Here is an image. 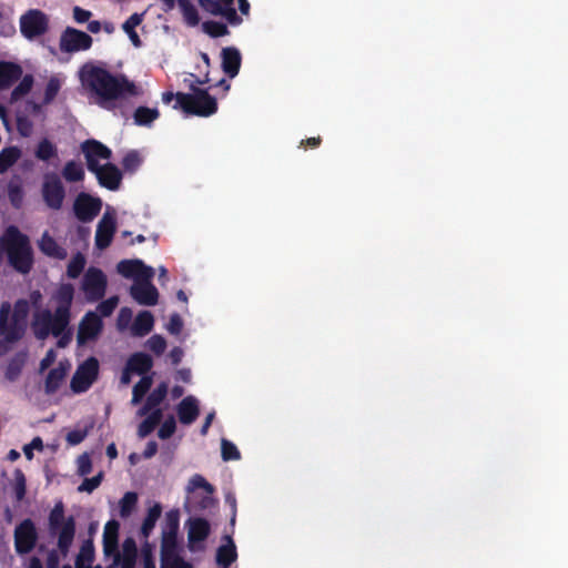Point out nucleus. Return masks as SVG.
<instances>
[{
  "mask_svg": "<svg viewBox=\"0 0 568 568\" xmlns=\"http://www.w3.org/2000/svg\"><path fill=\"white\" fill-rule=\"evenodd\" d=\"M74 288L71 284H62L52 294L53 310H39L33 314L32 331L38 339H45L49 335L60 337L58 346L65 347L72 339L69 327L71 321V305Z\"/></svg>",
  "mask_w": 568,
  "mask_h": 568,
  "instance_id": "f257e3e1",
  "label": "nucleus"
},
{
  "mask_svg": "<svg viewBox=\"0 0 568 568\" xmlns=\"http://www.w3.org/2000/svg\"><path fill=\"white\" fill-rule=\"evenodd\" d=\"M79 78L82 87L94 94L97 102L102 106L139 94L138 87L124 75H112L91 63L80 69Z\"/></svg>",
  "mask_w": 568,
  "mask_h": 568,
  "instance_id": "f03ea898",
  "label": "nucleus"
},
{
  "mask_svg": "<svg viewBox=\"0 0 568 568\" xmlns=\"http://www.w3.org/2000/svg\"><path fill=\"white\" fill-rule=\"evenodd\" d=\"M189 93L163 92L162 101L165 104L174 101L173 109L181 110L186 115L209 118L217 112V101L209 93L207 89L200 88L192 82L189 84Z\"/></svg>",
  "mask_w": 568,
  "mask_h": 568,
  "instance_id": "7ed1b4c3",
  "label": "nucleus"
},
{
  "mask_svg": "<svg viewBox=\"0 0 568 568\" xmlns=\"http://www.w3.org/2000/svg\"><path fill=\"white\" fill-rule=\"evenodd\" d=\"M4 245L10 265L21 274H27L32 268L33 258L29 240L20 231L10 226L6 239H0V246Z\"/></svg>",
  "mask_w": 568,
  "mask_h": 568,
  "instance_id": "20e7f679",
  "label": "nucleus"
},
{
  "mask_svg": "<svg viewBox=\"0 0 568 568\" xmlns=\"http://www.w3.org/2000/svg\"><path fill=\"white\" fill-rule=\"evenodd\" d=\"M50 530L58 535V548L67 555L73 541L75 524L73 517L64 518L63 505L58 503L49 517Z\"/></svg>",
  "mask_w": 568,
  "mask_h": 568,
  "instance_id": "39448f33",
  "label": "nucleus"
},
{
  "mask_svg": "<svg viewBox=\"0 0 568 568\" xmlns=\"http://www.w3.org/2000/svg\"><path fill=\"white\" fill-rule=\"evenodd\" d=\"M48 17L40 10L31 9L20 18V30L27 39H34L48 30Z\"/></svg>",
  "mask_w": 568,
  "mask_h": 568,
  "instance_id": "423d86ee",
  "label": "nucleus"
},
{
  "mask_svg": "<svg viewBox=\"0 0 568 568\" xmlns=\"http://www.w3.org/2000/svg\"><path fill=\"white\" fill-rule=\"evenodd\" d=\"M106 287V276L95 267H90L82 280L81 288L87 300L94 302L104 296Z\"/></svg>",
  "mask_w": 568,
  "mask_h": 568,
  "instance_id": "0eeeda50",
  "label": "nucleus"
},
{
  "mask_svg": "<svg viewBox=\"0 0 568 568\" xmlns=\"http://www.w3.org/2000/svg\"><path fill=\"white\" fill-rule=\"evenodd\" d=\"M116 270L123 277L134 282L131 286V295L139 304H142V261H121Z\"/></svg>",
  "mask_w": 568,
  "mask_h": 568,
  "instance_id": "6e6552de",
  "label": "nucleus"
},
{
  "mask_svg": "<svg viewBox=\"0 0 568 568\" xmlns=\"http://www.w3.org/2000/svg\"><path fill=\"white\" fill-rule=\"evenodd\" d=\"M99 372V363L94 357L88 358L78 367L72 379L71 389L75 393L87 390L97 379Z\"/></svg>",
  "mask_w": 568,
  "mask_h": 568,
  "instance_id": "1a4fd4ad",
  "label": "nucleus"
},
{
  "mask_svg": "<svg viewBox=\"0 0 568 568\" xmlns=\"http://www.w3.org/2000/svg\"><path fill=\"white\" fill-rule=\"evenodd\" d=\"M116 231L115 211L108 209L99 221L95 232V246L100 251L105 250L112 242Z\"/></svg>",
  "mask_w": 568,
  "mask_h": 568,
  "instance_id": "9d476101",
  "label": "nucleus"
},
{
  "mask_svg": "<svg viewBox=\"0 0 568 568\" xmlns=\"http://www.w3.org/2000/svg\"><path fill=\"white\" fill-rule=\"evenodd\" d=\"M42 195L49 207L59 210L62 206L64 189L60 178L57 174L50 173L44 176Z\"/></svg>",
  "mask_w": 568,
  "mask_h": 568,
  "instance_id": "9b49d317",
  "label": "nucleus"
},
{
  "mask_svg": "<svg viewBox=\"0 0 568 568\" xmlns=\"http://www.w3.org/2000/svg\"><path fill=\"white\" fill-rule=\"evenodd\" d=\"M101 207L102 201L87 193H80L73 204L75 216L84 223L92 221L99 214Z\"/></svg>",
  "mask_w": 568,
  "mask_h": 568,
  "instance_id": "f8f14e48",
  "label": "nucleus"
},
{
  "mask_svg": "<svg viewBox=\"0 0 568 568\" xmlns=\"http://www.w3.org/2000/svg\"><path fill=\"white\" fill-rule=\"evenodd\" d=\"M24 328L11 318V305L3 302L0 306V336L6 341L17 342L22 337Z\"/></svg>",
  "mask_w": 568,
  "mask_h": 568,
  "instance_id": "ddd939ff",
  "label": "nucleus"
},
{
  "mask_svg": "<svg viewBox=\"0 0 568 568\" xmlns=\"http://www.w3.org/2000/svg\"><path fill=\"white\" fill-rule=\"evenodd\" d=\"M92 38L83 31L67 28L60 38V49L64 52L85 50L91 47Z\"/></svg>",
  "mask_w": 568,
  "mask_h": 568,
  "instance_id": "4468645a",
  "label": "nucleus"
},
{
  "mask_svg": "<svg viewBox=\"0 0 568 568\" xmlns=\"http://www.w3.org/2000/svg\"><path fill=\"white\" fill-rule=\"evenodd\" d=\"M37 540V531L30 519L23 520L14 530V544L19 554L32 550Z\"/></svg>",
  "mask_w": 568,
  "mask_h": 568,
  "instance_id": "2eb2a0df",
  "label": "nucleus"
},
{
  "mask_svg": "<svg viewBox=\"0 0 568 568\" xmlns=\"http://www.w3.org/2000/svg\"><path fill=\"white\" fill-rule=\"evenodd\" d=\"M160 568H193L192 564L180 556L178 540L161 541V567Z\"/></svg>",
  "mask_w": 568,
  "mask_h": 568,
  "instance_id": "dca6fc26",
  "label": "nucleus"
},
{
  "mask_svg": "<svg viewBox=\"0 0 568 568\" xmlns=\"http://www.w3.org/2000/svg\"><path fill=\"white\" fill-rule=\"evenodd\" d=\"M187 541L191 550H195V544L203 542L211 532L210 523L202 517L187 520Z\"/></svg>",
  "mask_w": 568,
  "mask_h": 568,
  "instance_id": "f3484780",
  "label": "nucleus"
},
{
  "mask_svg": "<svg viewBox=\"0 0 568 568\" xmlns=\"http://www.w3.org/2000/svg\"><path fill=\"white\" fill-rule=\"evenodd\" d=\"M82 151L87 159V164L90 171L98 169L100 160H108L111 151L102 143L91 140L82 144Z\"/></svg>",
  "mask_w": 568,
  "mask_h": 568,
  "instance_id": "a211bd4d",
  "label": "nucleus"
},
{
  "mask_svg": "<svg viewBox=\"0 0 568 568\" xmlns=\"http://www.w3.org/2000/svg\"><path fill=\"white\" fill-rule=\"evenodd\" d=\"M119 523L110 520L106 523L103 532V548L106 556H113L114 564H119L121 556L118 549Z\"/></svg>",
  "mask_w": 568,
  "mask_h": 568,
  "instance_id": "6ab92c4d",
  "label": "nucleus"
},
{
  "mask_svg": "<svg viewBox=\"0 0 568 568\" xmlns=\"http://www.w3.org/2000/svg\"><path fill=\"white\" fill-rule=\"evenodd\" d=\"M222 70L231 79L235 78L241 69L242 55L237 48L226 47L221 51Z\"/></svg>",
  "mask_w": 568,
  "mask_h": 568,
  "instance_id": "aec40b11",
  "label": "nucleus"
},
{
  "mask_svg": "<svg viewBox=\"0 0 568 568\" xmlns=\"http://www.w3.org/2000/svg\"><path fill=\"white\" fill-rule=\"evenodd\" d=\"M102 328V322L95 313H88L79 325L78 343L84 344L87 341L98 336Z\"/></svg>",
  "mask_w": 568,
  "mask_h": 568,
  "instance_id": "412c9836",
  "label": "nucleus"
},
{
  "mask_svg": "<svg viewBox=\"0 0 568 568\" xmlns=\"http://www.w3.org/2000/svg\"><path fill=\"white\" fill-rule=\"evenodd\" d=\"M176 413L181 424L191 425L200 415L199 400L192 395L184 397L178 404Z\"/></svg>",
  "mask_w": 568,
  "mask_h": 568,
  "instance_id": "4be33fe9",
  "label": "nucleus"
},
{
  "mask_svg": "<svg viewBox=\"0 0 568 568\" xmlns=\"http://www.w3.org/2000/svg\"><path fill=\"white\" fill-rule=\"evenodd\" d=\"M132 317V311L128 307H122L118 315L116 327L119 331L130 328L132 336L140 337L142 336V312L135 315L133 324H131Z\"/></svg>",
  "mask_w": 568,
  "mask_h": 568,
  "instance_id": "5701e85b",
  "label": "nucleus"
},
{
  "mask_svg": "<svg viewBox=\"0 0 568 568\" xmlns=\"http://www.w3.org/2000/svg\"><path fill=\"white\" fill-rule=\"evenodd\" d=\"M95 173L101 185L115 190L119 187L121 181L120 171L112 164L105 163L98 166V169L92 170Z\"/></svg>",
  "mask_w": 568,
  "mask_h": 568,
  "instance_id": "b1692460",
  "label": "nucleus"
},
{
  "mask_svg": "<svg viewBox=\"0 0 568 568\" xmlns=\"http://www.w3.org/2000/svg\"><path fill=\"white\" fill-rule=\"evenodd\" d=\"M180 527V511L178 509H171L165 514L162 524V537L161 541H173L178 540V532Z\"/></svg>",
  "mask_w": 568,
  "mask_h": 568,
  "instance_id": "393cba45",
  "label": "nucleus"
},
{
  "mask_svg": "<svg viewBox=\"0 0 568 568\" xmlns=\"http://www.w3.org/2000/svg\"><path fill=\"white\" fill-rule=\"evenodd\" d=\"M224 539L226 545H222L216 550V562L222 568H229L237 558L236 546L231 536L226 535Z\"/></svg>",
  "mask_w": 568,
  "mask_h": 568,
  "instance_id": "a878e982",
  "label": "nucleus"
},
{
  "mask_svg": "<svg viewBox=\"0 0 568 568\" xmlns=\"http://www.w3.org/2000/svg\"><path fill=\"white\" fill-rule=\"evenodd\" d=\"M197 489H203L209 494L214 493V487L203 476L195 474L191 477L186 487L187 496L185 500V507H189L193 499L197 497Z\"/></svg>",
  "mask_w": 568,
  "mask_h": 568,
  "instance_id": "bb28decb",
  "label": "nucleus"
},
{
  "mask_svg": "<svg viewBox=\"0 0 568 568\" xmlns=\"http://www.w3.org/2000/svg\"><path fill=\"white\" fill-rule=\"evenodd\" d=\"M39 248L43 254L58 260H64L68 255L67 251L61 247L48 232L43 233L39 242Z\"/></svg>",
  "mask_w": 568,
  "mask_h": 568,
  "instance_id": "cd10ccee",
  "label": "nucleus"
},
{
  "mask_svg": "<svg viewBox=\"0 0 568 568\" xmlns=\"http://www.w3.org/2000/svg\"><path fill=\"white\" fill-rule=\"evenodd\" d=\"M133 374L142 375V352L134 353L128 359L120 378V384L123 386L129 385Z\"/></svg>",
  "mask_w": 568,
  "mask_h": 568,
  "instance_id": "c85d7f7f",
  "label": "nucleus"
},
{
  "mask_svg": "<svg viewBox=\"0 0 568 568\" xmlns=\"http://www.w3.org/2000/svg\"><path fill=\"white\" fill-rule=\"evenodd\" d=\"M22 74L18 64L12 62H0V89L10 87Z\"/></svg>",
  "mask_w": 568,
  "mask_h": 568,
  "instance_id": "c756f323",
  "label": "nucleus"
},
{
  "mask_svg": "<svg viewBox=\"0 0 568 568\" xmlns=\"http://www.w3.org/2000/svg\"><path fill=\"white\" fill-rule=\"evenodd\" d=\"M168 394V384L161 382L144 399V415L164 400Z\"/></svg>",
  "mask_w": 568,
  "mask_h": 568,
  "instance_id": "7c9ffc66",
  "label": "nucleus"
},
{
  "mask_svg": "<svg viewBox=\"0 0 568 568\" xmlns=\"http://www.w3.org/2000/svg\"><path fill=\"white\" fill-rule=\"evenodd\" d=\"M120 568H134L135 558H136V545L132 538H128L124 540L122 545V550L120 551Z\"/></svg>",
  "mask_w": 568,
  "mask_h": 568,
  "instance_id": "2f4dec72",
  "label": "nucleus"
},
{
  "mask_svg": "<svg viewBox=\"0 0 568 568\" xmlns=\"http://www.w3.org/2000/svg\"><path fill=\"white\" fill-rule=\"evenodd\" d=\"M185 22L195 27L200 22L197 9L190 0H176Z\"/></svg>",
  "mask_w": 568,
  "mask_h": 568,
  "instance_id": "473e14b6",
  "label": "nucleus"
},
{
  "mask_svg": "<svg viewBox=\"0 0 568 568\" xmlns=\"http://www.w3.org/2000/svg\"><path fill=\"white\" fill-rule=\"evenodd\" d=\"M27 355L24 353H18L14 355V357L10 361V363L7 366L6 369V379L9 382H14L19 377L22 367L26 363Z\"/></svg>",
  "mask_w": 568,
  "mask_h": 568,
  "instance_id": "72a5a7b5",
  "label": "nucleus"
},
{
  "mask_svg": "<svg viewBox=\"0 0 568 568\" xmlns=\"http://www.w3.org/2000/svg\"><path fill=\"white\" fill-rule=\"evenodd\" d=\"M65 377V369L60 365L57 368H53L49 372L47 379H45V393L52 394L54 393L63 378Z\"/></svg>",
  "mask_w": 568,
  "mask_h": 568,
  "instance_id": "f704fd0d",
  "label": "nucleus"
},
{
  "mask_svg": "<svg viewBox=\"0 0 568 568\" xmlns=\"http://www.w3.org/2000/svg\"><path fill=\"white\" fill-rule=\"evenodd\" d=\"M139 501V495L133 491L126 493L120 500V516L125 518L129 517L132 511L136 508Z\"/></svg>",
  "mask_w": 568,
  "mask_h": 568,
  "instance_id": "c9c22d12",
  "label": "nucleus"
},
{
  "mask_svg": "<svg viewBox=\"0 0 568 568\" xmlns=\"http://www.w3.org/2000/svg\"><path fill=\"white\" fill-rule=\"evenodd\" d=\"M21 152L18 148H8L0 152V173L6 172L20 158Z\"/></svg>",
  "mask_w": 568,
  "mask_h": 568,
  "instance_id": "e433bc0d",
  "label": "nucleus"
},
{
  "mask_svg": "<svg viewBox=\"0 0 568 568\" xmlns=\"http://www.w3.org/2000/svg\"><path fill=\"white\" fill-rule=\"evenodd\" d=\"M142 21V18L140 14L134 13L131 16L122 26L123 31L130 37L132 43L135 47L140 45V38L139 34L135 32V27H138Z\"/></svg>",
  "mask_w": 568,
  "mask_h": 568,
  "instance_id": "4c0bfd02",
  "label": "nucleus"
},
{
  "mask_svg": "<svg viewBox=\"0 0 568 568\" xmlns=\"http://www.w3.org/2000/svg\"><path fill=\"white\" fill-rule=\"evenodd\" d=\"M161 514H162V506L160 504H154L148 510V514L144 517V539L149 536L151 530L154 528Z\"/></svg>",
  "mask_w": 568,
  "mask_h": 568,
  "instance_id": "58836bf2",
  "label": "nucleus"
},
{
  "mask_svg": "<svg viewBox=\"0 0 568 568\" xmlns=\"http://www.w3.org/2000/svg\"><path fill=\"white\" fill-rule=\"evenodd\" d=\"M203 31L212 38L224 37L229 33L227 26L220 21H205L202 26Z\"/></svg>",
  "mask_w": 568,
  "mask_h": 568,
  "instance_id": "ea45409f",
  "label": "nucleus"
},
{
  "mask_svg": "<svg viewBox=\"0 0 568 568\" xmlns=\"http://www.w3.org/2000/svg\"><path fill=\"white\" fill-rule=\"evenodd\" d=\"M29 313V303L26 300H19L11 310V318L24 328L26 320Z\"/></svg>",
  "mask_w": 568,
  "mask_h": 568,
  "instance_id": "a19ab883",
  "label": "nucleus"
},
{
  "mask_svg": "<svg viewBox=\"0 0 568 568\" xmlns=\"http://www.w3.org/2000/svg\"><path fill=\"white\" fill-rule=\"evenodd\" d=\"M214 499L212 494L205 493L203 495L197 493V497L193 499L189 507H185L189 513L204 510L212 507Z\"/></svg>",
  "mask_w": 568,
  "mask_h": 568,
  "instance_id": "79ce46f5",
  "label": "nucleus"
},
{
  "mask_svg": "<svg viewBox=\"0 0 568 568\" xmlns=\"http://www.w3.org/2000/svg\"><path fill=\"white\" fill-rule=\"evenodd\" d=\"M214 499L212 494L205 493L203 495L197 493V497L193 499L189 507H185L189 513L204 510L212 507Z\"/></svg>",
  "mask_w": 568,
  "mask_h": 568,
  "instance_id": "37998d69",
  "label": "nucleus"
},
{
  "mask_svg": "<svg viewBox=\"0 0 568 568\" xmlns=\"http://www.w3.org/2000/svg\"><path fill=\"white\" fill-rule=\"evenodd\" d=\"M62 174L67 181L77 182L83 179L84 172L79 163L70 161L65 164Z\"/></svg>",
  "mask_w": 568,
  "mask_h": 568,
  "instance_id": "c03bdc74",
  "label": "nucleus"
},
{
  "mask_svg": "<svg viewBox=\"0 0 568 568\" xmlns=\"http://www.w3.org/2000/svg\"><path fill=\"white\" fill-rule=\"evenodd\" d=\"M85 266V257L83 254H75L68 264L67 274L70 278H77Z\"/></svg>",
  "mask_w": 568,
  "mask_h": 568,
  "instance_id": "a18cd8bd",
  "label": "nucleus"
},
{
  "mask_svg": "<svg viewBox=\"0 0 568 568\" xmlns=\"http://www.w3.org/2000/svg\"><path fill=\"white\" fill-rule=\"evenodd\" d=\"M221 455L224 462L239 460L241 453L232 442L223 438L221 442Z\"/></svg>",
  "mask_w": 568,
  "mask_h": 568,
  "instance_id": "49530a36",
  "label": "nucleus"
},
{
  "mask_svg": "<svg viewBox=\"0 0 568 568\" xmlns=\"http://www.w3.org/2000/svg\"><path fill=\"white\" fill-rule=\"evenodd\" d=\"M162 417L163 412L161 408L151 409L146 417H144V436L154 430V428L161 423Z\"/></svg>",
  "mask_w": 568,
  "mask_h": 568,
  "instance_id": "de8ad7c7",
  "label": "nucleus"
},
{
  "mask_svg": "<svg viewBox=\"0 0 568 568\" xmlns=\"http://www.w3.org/2000/svg\"><path fill=\"white\" fill-rule=\"evenodd\" d=\"M33 84V78L32 75H26L22 81L19 83L18 87L14 88V90L11 93V101H18L22 97H24L32 88Z\"/></svg>",
  "mask_w": 568,
  "mask_h": 568,
  "instance_id": "09e8293b",
  "label": "nucleus"
},
{
  "mask_svg": "<svg viewBox=\"0 0 568 568\" xmlns=\"http://www.w3.org/2000/svg\"><path fill=\"white\" fill-rule=\"evenodd\" d=\"M57 155V148L47 139L42 140L36 151V156L40 160L47 161Z\"/></svg>",
  "mask_w": 568,
  "mask_h": 568,
  "instance_id": "8fccbe9b",
  "label": "nucleus"
},
{
  "mask_svg": "<svg viewBox=\"0 0 568 568\" xmlns=\"http://www.w3.org/2000/svg\"><path fill=\"white\" fill-rule=\"evenodd\" d=\"M176 430V422L173 415H170L158 430L160 439H169Z\"/></svg>",
  "mask_w": 568,
  "mask_h": 568,
  "instance_id": "3c124183",
  "label": "nucleus"
},
{
  "mask_svg": "<svg viewBox=\"0 0 568 568\" xmlns=\"http://www.w3.org/2000/svg\"><path fill=\"white\" fill-rule=\"evenodd\" d=\"M145 346L154 353L155 355L160 356L164 353L166 349V341L161 335H153L151 336L148 342L145 343Z\"/></svg>",
  "mask_w": 568,
  "mask_h": 568,
  "instance_id": "603ef678",
  "label": "nucleus"
},
{
  "mask_svg": "<svg viewBox=\"0 0 568 568\" xmlns=\"http://www.w3.org/2000/svg\"><path fill=\"white\" fill-rule=\"evenodd\" d=\"M14 495L17 500H22L26 495V478L22 471L16 470L14 473V486H13Z\"/></svg>",
  "mask_w": 568,
  "mask_h": 568,
  "instance_id": "864d4df0",
  "label": "nucleus"
},
{
  "mask_svg": "<svg viewBox=\"0 0 568 568\" xmlns=\"http://www.w3.org/2000/svg\"><path fill=\"white\" fill-rule=\"evenodd\" d=\"M60 90V81L57 78H51L47 84L45 91H44V100L43 102L45 104L53 101V99L57 97L58 92Z\"/></svg>",
  "mask_w": 568,
  "mask_h": 568,
  "instance_id": "5fc2aeb1",
  "label": "nucleus"
},
{
  "mask_svg": "<svg viewBox=\"0 0 568 568\" xmlns=\"http://www.w3.org/2000/svg\"><path fill=\"white\" fill-rule=\"evenodd\" d=\"M159 292L153 283L144 284V306H153L158 303Z\"/></svg>",
  "mask_w": 568,
  "mask_h": 568,
  "instance_id": "6e6d98bb",
  "label": "nucleus"
},
{
  "mask_svg": "<svg viewBox=\"0 0 568 568\" xmlns=\"http://www.w3.org/2000/svg\"><path fill=\"white\" fill-rule=\"evenodd\" d=\"M92 557H93L92 545L88 541L81 547L80 554L77 559V568H85L84 562L91 561Z\"/></svg>",
  "mask_w": 568,
  "mask_h": 568,
  "instance_id": "4d7b16f0",
  "label": "nucleus"
},
{
  "mask_svg": "<svg viewBox=\"0 0 568 568\" xmlns=\"http://www.w3.org/2000/svg\"><path fill=\"white\" fill-rule=\"evenodd\" d=\"M103 478V473H99L97 476L92 478H87L83 483L78 487L79 491L92 493L95 488L99 487Z\"/></svg>",
  "mask_w": 568,
  "mask_h": 568,
  "instance_id": "13d9d810",
  "label": "nucleus"
},
{
  "mask_svg": "<svg viewBox=\"0 0 568 568\" xmlns=\"http://www.w3.org/2000/svg\"><path fill=\"white\" fill-rule=\"evenodd\" d=\"M201 8L214 16H220L223 12V7L217 0H199Z\"/></svg>",
  "mask_w": 568,
  "mask_h": 568,
  "instance_id": "bf43d9fd",
  "label": "nucleus"
},
{
  "mask_svg": "<svg viewBox=\"0 0 568 568\" xmlns=\"http://www.w3.org/2000/svg\"><path fill=\"white\" fill-rule=\"evenodd\" d=\"M183 328V321L178 313H174L170 316V320L166 324V329L172 335H179Z\"/></svg>",
  "mask_w": 568,
  "mask_h": 568,
  "instance_id": "052dcab7",
  "label": "nucleus"
},
{
  "mask_svg": "<svg viewBox=\"0 0 568 568\" xmlns=\"http://www.w3.org/2000/svg\"><path fill=\"white\" fill-rule=\"evenodd\" d=\"M118 303H119V298L116 296H112V297L108 298L106 301L100 303L98 306V311L103 316H109L114 311V308L118 306Z\"/></svg>",
  "mask_w": 568,
  "mask_h": 568,
  "instance_id": "680f3d73",
  "label": "nucleus"
},
{
  "mask_svg": "<svg viewBox=\"0 0 568 568\" xmlns=\"http://www.w3.org/2000/svg\"><path fill=\"white\" fill-rule=\"evenodd\" d=\"M78 473L81 476L88 475L92 470V463L88 454H82L78 457Z\"/></svg>",
  "mask_w": 568,
  "mask_h": 568,
  "instance_id": "e2e57ef3",
  "label": "nucleus"
},
{
  "mask_svg": "<svg viewBox=\"0 0 568 568\" xmlns=\"http://www.w3.org/2000/svg\"><path fill=\"white\" fill-rule=\"evenodd\" d=\"M32 128L33 124L28 118H18L17 129L22 136H29L32 133Z\"/></svg>",
  "mask_w": 568,
  "mask_h": 568,
  "instance_id": "0e129e2a",
  "label": "nucleus"
},
{
  "mask_svg": "<svg viewBox=\"0 0 568 568\" xmlns=\"http://www.w3.org/2000/svg\"><path fill=\"white\" fill-rule=\"evenodd\" d=\"M87 435H88V432L85 429L84 430L75 429V430L68 433L67 442L70 445H78L87 437Z\"/></svg>",
  "mask_w": 568,
  "mask_h": 568,
  "instance_id": "69168bd1",
  "label": "nucleus"
},
{
  "mask_svg": "<svg viewBox=\"0 0 568 568\" xmlns=\"http://www.w3.org/2000/svg\"><path fill=\"white\" fill-rule=\"evenodd\" d=\"M221 16L225 17L231 24H239L242 22V19L237 16L235 9L232 6L223 7V12Z\"/></svg>",
  "mask_w": 568,
  "mask_h": 568,
  "instance_id": "338daca9",
  "label": "nucleus"
},
{
  "mask_svg": "<svg viewBox=\"0 0 568 568\" xmlns=\"http://www.w3.org/2000/svg\"><path fill=\"white\" fill-rule=\"evenodd\" d=\"M140 158L139 153L131 152L123 159V165L128 170H135L139 166Z\"/></svg>",
  "mask_w": 568,
  "mask_h": 568,
  "instance_id": "774afa93",
  "label": "nucleus"
}]
</instances>
